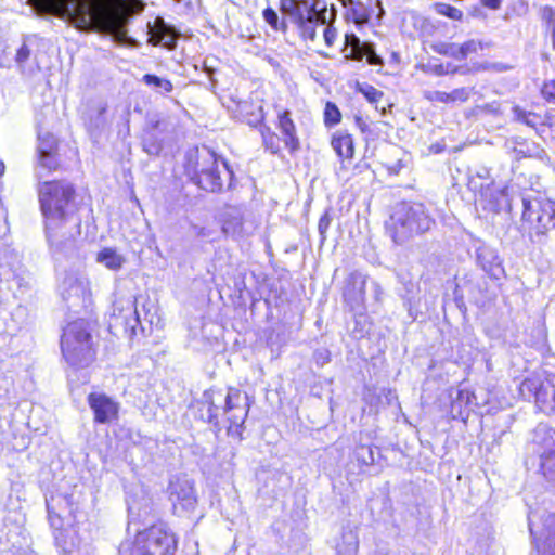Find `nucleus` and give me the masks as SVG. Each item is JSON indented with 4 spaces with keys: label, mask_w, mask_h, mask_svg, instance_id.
I'll list each match as a JSON object with an SVG mask.
<instances>
[{
    "label": "nucleus",
    "mask_w": 555,
    "mask_h": 555,
    "mask_svg": "<svg viewBox=\"0 0 555 555\" xmlns=\"http://www.w3.org/2000/svg\"><path fill=\"white\" fill-rule=\"evenodd\" d=\"M515 114L518 120H521L528 126H534L537 116L532 113H527L524 111H520L519 108H515Z\"/></svg>",
    "instance_id": "36"
},
{
    "label": "nucleus",
    "mask_w": 555,
    "mask_h": 555,
    "mask_svg": "<svg viewBox=\"0 0 555 555\" xmlns=\"http://www.w3.org/2000/svg\"><path fill=\"white\" fill-rule=\"evenodd\" d=\"M313 18H318V14L315 12L310 13L308 21L312 22Z\"/></svg>",
    "instance_id": "48"
},
{
    "label": "nucleus",
    "mask_w": 555,
    "mask_h": 555,
    "mask_svg": "<svg viewBox=\"0 0 555 555\" xmlns=\"http://www.w3.org/2000/svg\"><path fill=\"white\" fill-rule=\"evenodd\" d=\"M49 512V520L51 522V526L55 529H59L61 528L62 526V520L61 518L57 516V515H53L52 512L50 509H48Z\"/></svg>",
    "instance_id": "43"
},
{
    "label": "nucleus",
    "mask_w": 555,
    "mask_h": 555,
    "mask_svg": "<svg viewBox=\"0 0 555 555\" xmlns=\"http://www.w3.org/2000/svg\"><path fill=\"white\" fill-rule=\"evenodd\" d=\"M537 437H541L543 456H555V429L546 426H539L535 430Z\"/></svg>",
    "instance_id": "21"
},
{
    "label": "nucleus",
    "mask_w": 555,
    "mask_h": 555,
    "mask_svg": "<svg viewBox=\"0 0 555 555\" xmlns=\"http://www.w3.org/2000/svg\"><path fill=\"white\" fill-rule=\"evenodd\" d=\"M98 263L112 271L120 270L126 263V257L112 247L102 248L95 257Z\"/></svg>",
    "instance_id": "17"
},
{
    "label": "nucleus",
    "mask_w": 555,
    "mask_h": 555,
    "mask_svg": "<svg viewBox=\"0 0 555 555\" xmlns=\"http://www.w3.org/2000/svg\"><path fill=\"white\" fill-rule=\"evenodd\" d=\"M288 115L287 111L279 113V127L285 135L286 145L292 150H295L298 145V140L296 138L295 125Z\"/></svg>",
    "instance_id": "20"
},
{
    "label": "nucleus",
    "mask_w": 555,
    "mask_h": 555,
    "mask_svg": "<svg viewBox=\"0 0 555 555\" xmlns=\"http://www.w3.org/2000/svg\"><path fill=\"white\" fill-rule=\"evenodd\" d=\"M222 231L230 236L238 237L250 234L255 227L244 220L241 210L236 207L227 208L221 216Z\"/></svg>",
    "instance_id": "12"
},
{
    "label": "nucleus",
    "mask_w": 555,
    "mask_h": 555,
    "mask_svg": "<svg viewBox=\"0 0 555 555\" xmlns=\"http://www.w3.org/2000/svg\"><path fill=\"white\" fill-rule=\"evenodd\" d=\"M449 103L453 102H464L469 96V91L466 88L455 89L452 92L448 93Z\"/></svg>",
    "instance_id": "34"
},
{
    "label": "nucleus",
    "mask_w": 555,
    "mask_h": 555,
    "mask_svg": "<svg viewBox=\"0 0 555 555\" xmlns=\"http://www.w3.org/2000/svg\"><path fill=\"white\" fill-rule=\"evenodd\" d=\"M168 492L176 514L183 515L196 507L197 495L194 483L190 479L185 477L176 478L170 482Z\"/></svg>",
    "instance_id": "9"
},
{
    "label": "nucleus",
    "mask_w": 555,
    "mask_h": 555,
    "mask_svg": "<svg viewBox=\"0 0 555 555\" xmlns=\"http://www.w3.org/2000/svg\"><path fill=\"white\" fill-rule=\"evenodd\" d=\"M4 169H5L4 164H3V162L0 160V177L4 173Z\"/></svg>",
    "instance_id": "49"
},
{
    "label": "nucleus",
    "mask_w": 555,
    "mask_h": 555,
    "mask_svg": "<svg viewBox=\"0 0 555 555\" xmlns=\"http://www.w3.org/2000/svg\"><path fill=\"white\" fill-rule=\"evenodd\" d=\"M30 55V50L26 44H23L16 52V61L18 63L25 62Z\"/></svg>",
    "instance_id": "42"
},
{
    "label": "nucleus",
    "mask_w": 555,
    "mask_h": 555,
    "mask_svg": "<svg viewBox=\"0 0 555 555\" xmlns=\"http://www.w3.org/2000/svg\"><path fill=\"white\" fill-rule=\"evenodd\" d=\"M331 145L337 156L341 159V166L337 171V175L340 176V171H343L346 167L344 165L345 160H351L354 155V144L352 137L341 130H338L333 133Z\"/></svg>",
    "instance_id": "15"
},
{
    "label": "nucleus",
    "mask_w": 555,
    "mask_h": 555,
    "mask_svg": "<svg viewBox=\"0 0 555 555\" xmlns=\"http://www.w3.org/2000/svg\"><path fill=\"white\" fill-rule=\"evenodd\" d=\"M363 54L366 56L367 63L371 65H380L383 63L382 57L378 56L370 46H363Z\"/></svg>",
    "instance_id": "37"
},
{
    "label": "nucleus",
    "mask_w": 555,
    "mask_h": 555,
    "mask_svg": "<svg viewBox=\"0 0 555 555\" xmlns=\"http://www.w3.org/2000/svg\"><path fill=\"white\" fill-rule=\"evenodd\" d=\"M280 10L294 22H299L302 20L300 5L296 0H281Z\"/></svg>",
    "instance_id": "25"
},
{
    "label": "nucleus",
    "mask_w": 555,
    "mask_h": 555,
    "mask_svg": "<svg viewBox=\"0 0 555 555\" xmlns=\"http://www.w3.org/2000/svg\"><path fill=\"white\" fill-rule=\"evenodd\" d=\"M142 80L159 92L169 93L172 91V83L168 79L146 74L143 76Z\"/></svg>",
    "instance_id": "24"
},
{
    "label": "nucleus",
    "mask_w": 555,
    "mask_h": 555,
    "mask_svg": "<svg viewBox=\"0 0 555 555\" xmlns=\"http://www.w3.org/2000/svg\"><path fill=\"white\" fill-rule=\"evenodd\" d=\"M481 403L478 401L477 395L466 388L457 391L456 398L451 402L450 413L453 418L466 420L470 412L479 408Z\"/></svg>",
    "instance_id": "13"
},
{
    "label": "nucleus",
    "mask_w": 555,
    "mask_h": 555,
    "mask_svg": "<svg viewBox=\"0 0 555 555\" xmlns=\"http://www.w3.org/2000/svg\"><path fill=\"white\" fill-rule=\"evenodd\" d=\"M5 53V46L0 43V65L3 64L2 55Z\"/></svg>",
    "instance_id": "47"
},
{
    "label": "nucleus",
    "mask_w": 555,
    "mask_h": 555,
    "mask_svg": "<svg viewBox=\"0 0 555 555\" xmlns=\"http://www.w3.org/2000/svg\"><path fill=\"white\" fill-rule=\"evenodd\" d=\"M59 291L65 299H85L91 295L90 281L82 270L65 271L60 278Z\"/></svg>",
    "instance_id": "10"
},
{
    "label": "nucleus",
    "mask_w": 555,
    "mask_h": 555,
    "mask_svg": "<svg viewBox=\"0 0 555 555\" xmlns=\"http://www.w3.org/2000/svg\"><path fill=\"white\" fill-rule=\"evenodd\" d=\"M57 142L53 134H39L38 154L56 153Z\"/></svg>",
    "instance_id": "26"
},
{
    "label": "nucleus",
    "mask_w": 555,
    "mask_h": 555,
    "mask_svg": "<svg viewBox=\"0 0 555 555\" xmlns=\"http://www.w3.org/2000/svg\"><path fill=\"white\" fill-rule=\"evenodd\" d=\"M522 219L535 228L538 232H544L555 225V203L550 199L524 201Z\"/></svg>",
    "instance_id": "7"
},
{
    "label": "nucleus",
    "mask_w": 555,
    "mask_h": 555,
    "mask_svg": "<svg viewBox=\"0 0 555 555\" xmlns=\"http://www.w3.org/2000/svg\"><path fill=\"white\" fill-rule=\"evenodd\" d=\"M346 43L352 48V52L354 53L363 49L359 38L353 34L346 35Z\"/></svg>",
    "instance_id": "40"
},
{
    "label": "nucleus",
    "mask_w": 555,
    "mask_h": 555,
    "mask_svg": "<svg viewBox=\"0 0 555 555\" xmlns=\"http://www.w3.org/2000/svg\"><path fill=\"white\" fill-rule=\"evenodd\" d=\"M323 36H324V40H325L326 44L328 47H331V46H333V43H334V41L336 39L337 31H336V29L333 26L327 25L324 28Z\"/></svg>",
    "instance_id": "38"
},
{
    "label": "nucleus",
    "mask_w": 555,
    "mask_h": 555,
    "mask_svg": "<svg viewBox=\"0 0 555 555\" xmlns=\"http://www.w3.org/2000/svg\"><path fill=\"white\" fill-rule=\"evenodd\" d=\"M460 46L457 44H443L440 52L448 54L450 56H453L455 59H462L461 54L459 53Z\"/></svg>",
    "instance_id": "41"
},
{
    "label": "nucleus",
    "mask_w": 555,
    "mask_h": 555,
    "mask_svg": "<svg viewBox=\"0 0 555 555\" xmlns=\"http://www.w3.org/2000/svg\"><path fill=\"white\" fill-rule=\"evenodd\" d=\"M425 98L430 102L449 103L448 92L444 91H427L425 92Z\"/></svg>",
    "instance_id": "33"
},
{
    "label": "nucleus",
    "mask_w": 555,
    "mask_h": 555,
    "mask_svg": "<svg viewBox=\"0 0 555 555\" xmlns=\"http://www.w3.org/2000/svg\"><path fill=\"white\" fill-rule=\"evenodd\" d=\"M176 534L164 525H153L137 533L130 550L131 555H175Z\"/></svg>",
    "instance_id": "5"
},
{
    "label": "nucleus",
    "mask_w": 555,
    "mask_h": 555,
    "mask_svg": "<svg viewBox=\"0 0 555 555\" xmlns=\"http://www.w3.org/2000/svg\"><path fill=\"white\" fill-rule=\"evenodd\" d=\"M221 164H222V166H223L224 170L230 175V171H229V167H228L227 162L222 160V162H221Z\"/></svg>",
    "instance_id": "50"
},
{
    "label": "nucleus",
    "mask_w": 555,
    "mask_h": 555,
    "mask_svg": "<svg viewBox=\"0 0 555 555\" xmlns=\"http://www.w3.org/2000/svg\"><path fill=\"white\" fill-rule=\"evenodd\" d=\"M431 224L433 219L422 204L401 203L391 216V236L397 244H404L428 231Z\"/></svg>",
    "instance_id": "4"
},
{
    "label": "nucleus",
    "mask_w": 555,
    "mask_h": 555,
    "mask_svg": "<svg viewBox=\"0 0 555 555\" xmlns=\"http://www.w3.org/2000/svg\"><path fill=\"white\" fill-rule=\"evenodd\" d=\"M542 94L545 100L555 104V79L544 83Z\"/></svg>",
    "instance_id": "35"
},
{
    "label": "nucleus",
    "mask_w": 555,
    "mask_h": 555,
    "mask_svg": "<svg viewBox=\"0 0 555 555\" xmlns=\"http://www.w3.org/2000/svg\"><path fill=\"white\" fill-rule=\"evenodd\" d=\"M478 260L482 269L494 278H499L503 272L501 260L492 249L481 248L478 253Z\"/></svg>",
    "instance_id": "19"
},
{
    "label": "nucleus",
    "mask_w": 555,
    "mask_h": 555,
    "mask_svg": "<svg viewBox=\"0 0 555 555\" xmlns=\"http://www.w3.org/2000/svg\"><path fill=\"white\" fill-rule=\"evenodd\" d=\"M479 49H481V43L475 40H469L459 48V53L461 57H466L470 53H476Z\"/></svg>",
    "instance_id": "32"
},
{
    "label": "nucleus",
    "mask_w": 555,
    "mask_h": 555,
    "mask_svg": "<svg viewBox=\"0 0 555 555\" xmlns=\"http://www.w3.org/2000/svg\"><path fill=\"white\" fill-rule=\"evenodd\" d=\"M485 7L496 10L501 5V0H479Z\"/></svg>",
    "instance_id": "44"
},
{
    "label": "nucleus",
    "mask_w": 555,
    "mask_h": 555,
    "mask_svg": "<svg viewBox=\"0 0 555 555\" xmlns=\"http://www.w3.org/2000/svg\"><path fill=\"white\" fill-rule=\"evenodd\" d=\"M247 398L243 397L238 389H229V392L225 397L224 411L230 413L234 410H237V413L232 414L229 418L233 426H242L244 424L249 409V405L245 402Z\"/></svg>",
    "instance_id": "14"
},
{
    "label": "nucleus",
    "mask_w": 555,
    "mask_h": 555,
    "mask_svg": "<svg viewBox=\"0 0 555 555\" xmlns=\"http://www.w3.org/2000/svg\"><path fill=\"white\" fill-rule=\"evenodd\" d=\"M358 547V537L350 530L343 533L341 541L336 545V551L338 555H357Z\"/></svg>",
    "instance_id": "22"
},
{
    "label": "nucleus",
    "mask_w": 555,
    "mask_h": 555,
    "mask_svg": "<svg viewBox=\"0 0 555 555\" xmlns=\"http://www.w3.org/2000/svg\"><path fill=\"white\" fill-rule=\"evenodd\" d=\"M435 10L438 14L447 16L454 21H460L463 17V13L461 10L448 3H437L435 5Z\"/></svg>",
    "instance_id": "27"
},
{
    "label": "nucleus",
    "mask_w": 555,
    "mask_h": 555,
    "mask_svg": "<svg viewBox=\"0 0 555 555\" xmlns=\"http://www.w3.org/2000/svg\"><path fill=\"white\" fill-rule=\"evenodd\" d=\"M62 353L72 366H87L95 358L93 340L85 320L67 324L61 339Z\"/></svg>",
    "instance_id": "3"
},
{
    "label": "nucleus",
    "mask_w": 555,
    "mask_h": 555,
    "mask_svg": "<svg viewBox=\"0 0 555 555\" xmlns=\"http://www.w3.org/2000/svg\"><path fill=\"white\" fill-rule=\"evenodd\" d=\"M34 9L66 18L79 29H96L111 34L119 42L127 41L129 9L112 0H27Z\"/></svg>",
    "instance_id": "1"
},
{
    "label": "nucleus",
    "mask_w": 555,
    "mask_h": 555,
    "mask_svg": "<svg viewBox=\"0 0 555 555\" xmlns=\"http://www.w3.org/2000/svg\"><path fill=\"white\" fill-rule=\"evenodd\" d=\"M74 194V188L66 182L52 181L40 185L39 197L49 238L50 232L66 219Z\"/></svg>",
    "instance_id": "2"
},
{
    "label": "nucleus",
    "mask_w": 555,
    "mask_h": 555,
    "mask_svg": "<svg viewBox=\"0 0 555 555\" xmlns=\"http://www.w3.org/2000/svg\"><path fill=\"white\" fill-rule=\"evenodd\" d=\"M359 91L365 96L371 103H378L384 93L371 85L359 86Z\"/></svg>",
    "instance_id": "30"
},
{
    "label": "nucleus",
    "mask_w": 555,
    "mask_h": 555,
    "mask_svg": "<svg viewBox=\"0 0 555 555\" xmlns=\"http://www.w3.org/2000/svg\"><path fill=\"white\" fill-rule=\"evenodd\" d=\"M535 515H529V528L538 555H555V513L547 515L542 525L534 520Z\"/></svg>",
    "instance_id": "8"
},
{
    "label": "nucleus",
    "mask_w": 555,
    "mask_h": 555,
    "mask_svg": "<svg viewBox=\"0 0 555 555\" xmlns=\"http://www.w3.org/2000/svg\"><path fill=\"white\" fill-rule=\"evenodd\" d=\"M94 422L109 424L118 418L119 403L104 392H91L87 398Z\"/></svg>",
    "instance_id": "11"
},
{
    "label": "nucleus",
    "mask_w": 555,
    "mask_h": 555,
    "mask_svg": "<svg viewBox=\"0 0 555 555\" xmlns=\"http://www.w3.org/2000/svg\"><path fill=\"white\" fill-rule=\"evenodd\" d=\"M543 16L547 21V24L552 29L553 37L555 38V12L551 8H544Z\"/></svg>",
    "instance_id": "39"
},
{
    "label": "nucleus",
    "mask_w": 555,
    "mask_h": 555,
    "mask_svg": "<svg viewBox=\"0 0 555 555\" xmlns=\"http://www.w3.org/2000/svg\"><path fill=\"white\" fill-rule=\"evenodd\" d=\"M519 390L524 397L534 398L541 410L555 413V374H533L521 383Z\"/></svg>",
    "instance_id": "6"
},
{
    "label": "nucleus",
    "mask_w": 555,
    "mask_h": 555,
    "mask_svg": "<svg viewBox=\"0 0 555 555\" xmlns=\"http://www.w3.org/2000/svg\"><path fill=\"white\" fill-rule=\"evenodd\" d=\"M330 221L326 217H322L319 221V231L324 234L328 228Z\"/></svg>",
    "instance_id": "45"
},
{
    "label": "nucleus",
    "mask_w": 555,
    "mask_h": 555,
    "mask_svg": "<svg viewBox=\"0 0 555 555\" xmlns=\"http://www.w3.org/2000/svg\"><path fill=\"white\" fill-rule=\"evenodd\" d=\"M341 115L338 107L327 102L324 109V121L327 126H335L340 121Z\"/></svg>",
    "instance_id": "28"
},
{
    "label": "nucleus",
    "mask_w": 555,
    "mask_h": 555,
    "mask_svg": "<svg viewBox=\"0 0 555 555\" xmlns=\"http://www.w3.org/2000/svg\"><path fill=\"white\" fill-rule=\"evenodd\" d=\"M211 158L216 168L203 169L198 178V183L201 188L207 191L217 192L222 189L223 181L219 172L218 160L214 155H211Z\"/></svg>",
    "instance_id": "18"
},
{
    "label": "nucleus",
    "mask_w": 555,
    "mask_h": 555,
    "mask_svg": "<svg viewBox=\"0 0 555 555\" xmlns=\"http://www.w3.org/2000/svg\"><path fill=\"white\" fill-rule=\"evenodd\" d=\"M147 26L150 34L149 42L154 46L163 44L168 49L176 47V36L162 18H157L153 26L151 24Z\"/></svg>",
    "instance_id": "16"
},
{
    "label": "nucleus",
    "mask_w": 555,
    "mask_h": 555,
    "mask_svg": "<svg viewBox=\"0 0 555 555\" xmlns=\"http://www.w3.org/2000/svg\"><path fill=\"white\" fill-rule=\"evenodd\" d=\"M262 17L274 30L285 29L284 22H280L278 13L272 8L264 9Z\"/></svg>",
    "instance_id": "29"
},
{
    "label": "nucleus",
    "mask_w": 555,
    "mask_h": 555,
    "mask_svg": "<svg viewBox=\"0 0 555 555\" xmlns=\"http://www.w3.org/2000/svg\"><path fill=\"white\" fill-rule=\"evenodd\" d=\"M313 37H314V33L312 31V33L310 34V38H311V39H313Z\"/></svg>",
    "instance_id": "51"
},
{
    "label": "nucleus",
    "mask_w": 555,
    "mask_h": 555,
    "mask_svg": "<svg viewBox=\"0 0 555 555\" xmlns=\"http://www.w3.org/2000/svg\"><path fill=\"white\" fill-rule=\"evenodd\" d=\"M349 12L348 16L356 23V24H364L369 21L370 13L367 9L360 2H354L353 0H349Z\"/></svg>",
    "instance_id": "23"
},
{
    "label": "nucleus",
    "mask_w": 555,
    "mask_h": 555,
    "mask_svg": "<svg viewBox=\"0 0 555 555\" xmlns=\"http://www.w3.org/2000/svg\"><path fill=\"white\" fill-rule=\"evenodd\" d=\"M387 400H388L389 403H390L391 400H395L396 402L398 401V397L395 393V391H392L390 389L387 390Z\"/></svg>",
    "instance_id": "46"
},
{
    "label": "nucleus",
    "mask_w": 555,
    "mask_h": 555,
    "mask_svg": "<svg viewBox=\"0 0 555 555\" xmlns=\"http://www.w3.org/2000/svg\"><path fill=\"white\" fill-rule=\"evenodd\" d=\"M39 165L49 171L55 170L59 166L56 153L39 154Z\"/></svg>",
    "instance_id": "31"
}]
</instances>
